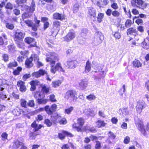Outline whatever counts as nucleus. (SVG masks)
Here are the masks:
<instances>
[{"label":"nucleus","instance_id":"f257e3e1","mask_svg":"<svg viewBox=\"0 0 149 149\" xmlns=\"http://www.w3.org/2000/svg\"><path fill=\"white\" fill-rule=\"evenodd\" d=\"M50 54V56L47 57L46 60L47 62H49L50 63L51 67V72L54 74L55 73L57 70L64 72L65 70L62 68L60 63H57L55 66H54L55 61L58 60L57 55L54 53Z\"/></svg>","mask_w":149,"mask_h":149},{"label":"nucleus","instance_id":"f03ea898","mask_svg":"<svg viewBox=\"0 0 149 149\" xmlns=\"http://www.w3.org/2000/svg\"><path fill=\"white\" fill-rule=\"evenodd\" d=\"M135 123L138 130L140 131L141 134L145 136H147V132L144 128V125L142 120L136 117L134 119Z\"/></svg>","mask_w":149,"mask_h":149},{"label":"nucleus","instance_id":"7ed1b4c3","mask_svg":"<svg viewBox=\"0 0 149 149\" xmlns=\"http://www.w3.org/2000/svg\"><path fill=\"white\" fill-rule=\"evenodd\" d=\"M76 91L73 90H69L65 93L64 97L65 99L69 100H76L77 99Z\"/></svg>","mask_w":149,"mask_h":149},{"label":"nucleus","instance_id":"20e7f679","mask_svg":"<svg viewBox=\"0 0 149 149\" xmlns=\"http://www.w3.org/2000/svg\"><path fill=\"white\" fill-rule=\"evenodd\" d=\"M104 36L101 32H98L96 35L93 43L95 45H99L104 40Z\"/></svg>","mask_w":149,"mask_h":149},{"label":"nucleus","instance_id":"39448f33","mask_svg":"<svg viewBox=\"0 0 149 149\" xmlns=\"http://www.w3.org/2000/svg\"><path fill=\"white\" fill-rule=\"evenodd\" d=\"M75 36V32L73 30L70 31L65 36L62 38V40L64 41L68 42L73 40Z\"/></svg>","mask_w":149,"mask_h":149},{"label":"nucleus","instance_id":"423d86ee","mask_svg":"<svg viewBox=\"0 0 149 149\" xmlns=\"http://www.w3.org/2000/svg\"><path fill=\"white\" fill-rule=\"evenodd\" d=\"M53 29L52 30V35L55 36L57 35L59 30V27L60 26V22L57 20L53 22Z\"/></svg>","mask_w":149,"mask_h":149},{"label":"nucleus","instance_id":"0eeeda50","mask_svg":"<svg viewBox=\"0 0 149 149\" xmlns=\"http://www.w3.org/2000/svg\"><path fill=\"white\" fill-rule=\"evenodd\" d=\"M146 106V104L143 101H139L137 102V104L136 107V110L138 113H140Z\"/></svg>","mask_w":149,"mask_h":149},{"label":"nucleus","instance_id":"6e6552de","mask_svg":"<svg viewBox=\"0 0 149 149\" xmlns=\"http://www.w3.org/2000/svg\"><path fill=\"white\" fill-rule=\"evenodd\" d=\"M24 35L23 32L19 31H16L15 34L14 39L15 41L18 42L22 40L23 39Z\"/></svg>","mask_w":149,"mask_h":149},{"label":"nucleus","instance_id":"1a4fd4ad","mask_svg":"<svg viewBox=\"0 0 149 149\" xmlns=\"http://www.w3.org/2000/svg\"><path fill=\"white\" fill-rule=\"evenodd\" d=\"M147 4L145 3L142 0H135V5L136 6L140 8L143 9L145 8Z\"/></svg>","mask_w":149,"mask_h":149},{"label":"nucleus","instance_id":"9d476101","mask_svg":"<svg viewBox=\"0 0 149 149\" xmlns=\"http://www.w3.org/2000/svg\"><path fill=\"white\" fill-rule=\"evenodd\" d=\"M61 118L59 114L56 113L51 116V120L53 123H56L59 122Z\"/></svg>","mask_w":149,"mask_h":149},{"label":"nucleus","instance_id":"9b49d317","mask_svg":"<svg viewBox=\"0 0 149 149\" xmlns=\"http://www.w3.org/2000/svg\"><path fill=\"white\" fill-rule=\"evenodd\" d=\"M45 74H46V72L45 70L40 69L38 72L33 73L32 75L34 77L38 78L41 76L44 75Z\"/></svg>","mask_w":149,"mask_h":149},{"label":"nucleus","instance_id":"f8f14e48","mask_svg":"<svg viewBox=\"0 0 149 149\" xmlns=\"http://www.w3.org/2000/svg\"><path fill=\"white\" fill-rule=\"evenodd\" d=\"M93 64L94 65H95V66H93L94 69H98V72H99V74L102 77H104V72L102 71V69L101 68V67L99 66V65L97 64H96V62L95 61H93ZM98 71H95V72H97Z\"/></svg>","mask_w":149,"mask_h":149},{"label":"nucleus","instance_id":"ddd939ff","mask_svg":"<svg viewBox=\"0 0 149 149\" xmlns=\"http://www.w3.org/2000/svg\"><path fill=\"white\" fill-rule=\"evenodd\" d=\"M25 83L22 81L19 80L17 83V85L19 87L20 91L22 92H25L26 90V88L25 85Z\"/></svg>","mask_w":149,"mask_h":149},{"label":"nucleus","instance_id":"4468645a","mask_svg":"<svg viewBox=\"0 0 149 149\" xmlns=\"http://www.w3.org/2000/svg\"><path fill=\"white\" fill-rule=\"evenodd\" d=\"M64 135L70 137H73V135L71 133L65 131H63V133H58V137L61 140L65 138Z\"/></svg>","mask_w":149,"mask_h":149},{"label":"nucleus","instance_id":"2eb2a0df","mask_svg":"<svg viewBox=\"0 0 149 149\" xmlns=\"http://www.w3.org/2000/svg\"><path fill=\"white\" fill-rule=\"evenodd\" d=\"M13 146L16 147V149H27V148L24 146L23 143L18 141L15 143Z\"/></svg>","mask_w":149,"mask_h":149},{"label":"nucleus","instance_id":"dca6fc26","mask_svg":"<svg viewBox=\"0 0 149 149\" xmlns=\"http://www.w3.org/2000/svg\"><path fill=\"white\" fill-rule=\"evenodd\" d=\"M88 14L91 18L92 17H94L96 16V12L95 10L92 7H90L88 9Z\"/></svg>","mask_w":149,"mask_h":149},{"label":"nucleus","instance_id":"f3484780","mask_svg":"<svg viewBox=\"0 0 149 149\" xmlns=\"http://www.w3.org/2000/svg\"><path fill=\"white\" fill-rule=\"evenodd\" d=\"M114 24L116 25L117 27L120 26V29L121 30H123L125 29V26L120 24V20L119 18H117L115 20H113Z\"/></svg>","mask_w":149,"mask_h":149},{"label":"nucleus","instance_id":"a211bd4d","mask_svg":"<svg viewBox=\"0 0 149 149\" xmlns=\"http://www.w3.org/2000/svg\"><path fill=\"white\" fill-rule=\"evenodd\" d=\"M54 19L63 20L64 18V17L62 14H59L57 13H54L53 15Z\"/></svg>","mask_w":149,"mask_h":149},{"label":"nucleus","instance_id":"6ab92c4d","mask_svg":"<svg viewBox=\"0 0 149 149\" xmlns=\"http://www.w3.org/2000/svg\"><path fill=\"white\" fill-rule=\"evenodd\" d=\"M142 46L146 49L149 48V38H147L141 43Z\"/></svg>","mask_w":149,"mask_h":149},{"label":"nucleus","instance_id":"aec40b11","mask_svg":"<svg viewBox=\"0 0 149 149\" xmlns=\"http://www.w3.org/2000/svg\"><path fill=\"white\" fill-rule=\"evenodd\" d=\"M77 63V61H68L67 62V64L68 65V68H75Z\"/></svg>","mask_w":149,"mask_h":149},{"label":"nucleus","instance_id":"412c9836","mask_svg":"<svg viewBox=\"0 0 149 149\" xmlns=\"http://www.w3.org/2000/svg\"><path fill=\"white\" fill-rule=\"evenodd\" d=\"M32 57L30 58L29 59H27L25 62V64L28 68H30L33 66V63L32 61H33Z\"/></svg>","mask_w":149,"mask_h":149},{"label":"nucleus","instance_id":"4be33fe9","mask_svg":"<svg viewBox=\"0 0 149 149\" xmlns=\"http://www.w3.org/2000/svg\"><path fill=\"white\" fill-rule=\"evenodd\" d=\"M79 86L81 89H84L87 86L88 83L87 81L82 80L79 83Z\"/></svg>","mask_w":149,"mask_h":149},{"label":"nucleus","instance_id":"5701e85b","mask_svg":"<svg viewBox=\"0 0 149 149\" xmlns=\"http://www.w3.org/2000/svg\"><path fill=\"white\" fill-rule=\"evenodd\" d=\"M118 111L120 113L122 114L123 116H125L128 114V112L126 108H121L119 109Z\"/></svg>","mask_w":149,"mask_h":149},{"label":"nucleus","instance_id":"b1692460","mask_svg":"<svg viewBox=\"0 0 149 149\" xmlns=\"http://www.w3.org/2000/svg\"><path fill=\"white\" fill-rule=\"evenodd\" d=\"M127 34L132 35L136 33V30L134 28H131L127 29Z\"/></svg>","mask_w":149,"mask_h":149},{"label":"nucleus","instance_id":"393cba45","mask_svg":"<svg viewBox=\"0 0 149 149\" xmlns=\"http://www.w3.org/2000/svg\"><path fill=\"white\" fill-rule=\"evenodd\" d=\"M91 64L90 63L89 61L88 60L86 63L85 70V72L87 73L89 72L91 70Z\"/></svg>","mask_w":149,"mask_h":149},{"label":"nucleus","instance_id":"a878e982","mask_svg":"<svg viewBox=\"0 0 149 149\" xmlns=\"http://www.w3.org/2000/svg\"><path fill=\"white\" fill-rule=\"evenodd\" d=\"M61 83V82L60 80L54 81L52 82V85L54 88H56L59 86Z\"/></svg>","mask_w":149,"mask_h":149},{"label":"nucleus","instance_id":"bb28decb","mask_svg":"<svg viewBox=\"0 0 149 149\" xmlns=\"http://www.w3.org/2000/svg\"><path fill=\"white\" fill-rule=\"evenodd\" d=\"M96 125L98 127H100L105 126V123L103 121L101 120H98L96 122Z\"/></svg>","mask_w":149,"mask_h":149},{"label":"nucleus","instance_id":"cd10ccee","mask_svg":"<svg viewBox=\"0 0 149 149\" xmlns=\"http://www.w3.org/2000/svg\"><path fill=\"white\" fill-rule=\"evenodd\" d=\"M133 65L135 67L137 68H139L140 67H141L142 64L139 61L135 59L133 62Z\"/></svg>","mask_w":149,"mask_h":149},{"label":"nucleus","instance_id":"c85d7f7f","mask_svg":"<svg viewBox=\"0 0 149 149\" xmlns=\"http://www.w3.org/2000/svg\"><path fill=\"white\" fill-rule=\"evenodd\" d=\"M45 110L49 115H51L53 112L51 107L50 108L49 106H46L45 108Z\"/></svg>","mask_w":149,"mask_h":149},{"label":"nucleus","instance_id":"c756f323","mask_svg":"<svg viewBox=\"0 0 149 149\" xmlns=\"http://www.w3.org/2000/svg\"><path fill=\"white\" fill-rule=\"evenodd\" d=\"M41 87L42 90L44 93L47 94L49 92V87H47L45 85H43Z\"/></svg>","mask_w":149,"mask_h":149},{"label":"nucleus","instance_id":"7c9ffc66","mask_svg":"<svg viewBox=\"0 0 149 149\" xmlns=\"http://www.w3.org/2000/svg\"><path fill=\"white\" fill-rule=\"evenodd\" d=\"M17 66V64L16 62L14 61L9 63L8 65V67L10 68H12L13 67H16Z\"/></svg>","mask_w":149,"mask_h":149},{"label":"nucleus","instance_id":"2f4dec72","mask_svg":"<svg viewBox=\"0 0 149 149\" xmlns=\"http://www.w3.org/2000/svg\"><path fill=\"white\" fill-rule=\"evenodd\" d=\"M96 98V96L93 94H91L90 95L87 96L86 99L89 101H91L95 100Z\"/></svg>","mask_w":149,"mask_h":149},{"label":"nucleus","instance_id":"473e14b6","mask_svg":"<svg viewBox=\"0 0 149 149\" xmlns=\"http://www.w3.org/2000/svg\"><path fill=\"white\" fill-rule=\"evenodd\" d=\"M104 14L102 13H100L98 14L97 17V21L99 23L102 22V19L103 18Z\"/></svg>","mask_w":149,"mask_h":149},{"label":"nucleus","instance_id":"72a5a7b5","mask_svg":"<svg viewBox=\"0 0 149 149\" xmlns=\"http://www.w3.org/2000/svg\"><path fill=\"white\" fill-rule=\"evenodd\" d=\"M88 31L86 29H83L81 30V36L84 38H85L87 34Z\"/></svg>","mask_w":149,"mask_h":149},{"label":"nucleus","instance_id":"f704fd0d","mask_svg":"<svg viewBox=\"0 0 149 149\" xmlns=\"http://www.w3.org/2000/svg\"><path fill=\"white\" fill-rule=\"evenodd\" d=\"M21 105L22 107L27 108L26 101L24 99H22L20 100Z\"/></svg>","mask_w":149,"mask_h":149},{"label":"nucleus","instance_id":"c9c22d12","mask_svg":"<svg viewBox=\"0 0 149 149\" xmlns=\"http://www.w3.org/2000/svg\"><path fill=\"white\" fill-rule=\"evenodd\" d=\"M13 114L15 116H19L21 114V112L19 109L17 110L16 109H14L12 111Z\"/></svg>","mask_w":149,"mask_h":149},{"label":"nucleus","instance_id":"e433bc0d","mask_svg":"<svg viewBox=\"0 0 149 149\" xmlns=\"http://www.w3.org/2000/svg\"><path fill=\"white\" fill-rule=\"evenodd\" d=\"M35 5L34 2L32 1L31 5L29 8V11L31 12H33L35 9Z\"/></svg>","mask_w":149,"mask_h":149},{"label":"nucleus","instance_id":"4c0bfd02","mask_svg":"<svg viewBox=\"0 0 149 149\" xmlns=\"http://www.w3.org/2000/svg\"><path fill=\"white\" fill-rule=\"evenodd\" d=\"M48 101V100L46 99L38 98V102L39 104H45Z\"/></svg>","mask_w":149,"mask_h":149},{"label":"nucleus","instance_id":"58836bf2","mask_svg":"<svg viewBox=\"0 0 149 149\" xmlns=\"http://www.w3.org/2000/svg\"><path fill=\"white\" fill-rule=\"evenodd\" d=\"M132 22L131 20L127 19L125 23V26L126 28L130 27L132 24Z\"/></svg>","mask_w":149,"mask_h":149},{"label":"nucleus","instance_id":"ea45409f","mask_svg":"<svg viewBox=\"0 0 149 149\" xmlns=\"http://www.w3.org/2000/svg\"><path fill=\"white\" fill-rule=\"evenodd\" d=\"M92 2L94 4H96L100 8L103 7V6L100 4V1L101 0H91Z\"/></svg>","mask_w":149,"mask_h":149},{"label":"nucleus","instance_id":"a19ab883","mask_svg":"<svg viewBox=\"0 0 149 149\" xmlns=\"http://www.w3.org/2000/svg\"><path fill=\"white\" fill-rule=\"evenodd\" d=\"M22 70V68L21 67H17V69L15 70L13 72V74L14 75H17L19 74V72L21 71Z\"/></svg>","mask_w":149,"mask_h":149},{"label":"nucleus","instance_id":"79ce46f5","mask_svg":"<svg viewBox=\"0 0 149 149\" xmlns=\"http://www.w3.org/2000/svg\"><path fill=\"white\" fill-rule=\"evenodd\" d=\"M34 40L33 38L30 37H27L25 38V41L28 44H30Z\"/></svg>","mask_w":149,"mask_h":149},{"label":"nucleus","instance_id":"37998d69","mask_svg":"<svg viewBox=\"0 0 149 149\" xmlns=\"http://www.w3.org/2000/svg\"><path fill=\"white\" fill-rule=\"evenodd\" d=\"M73 9L74 13H77L79 10V5L77 3L75 4L74 6Z\"/></svg>","mask_w":149,"mask_h":149},{"label":"nucleus","instance_id":"c03bdc74","mask_svg":"<svg viewBox=\"0 0 149 149\" xmlns=\"http://www.w3.org/2000/svg\"><path fill=\"white\" fill-rule=\"evenodd\" d=\"M27 104L29 107H33L35 105L34 101L33 100H29L27 103Z\"/></svg>","mask_w":149,"mask_h":149},{"label":"nucleus","instance_id":"a18cd8bd","mask_svg":"<svg viewBox=\"0 0 149 149\" xmlns=\"http://www.w3.org/2000/svg\"><path fill=\"white\" fill-rule=\"evenodd\" d=\"M34 57L36 58V59H34V60L38 61L37 65L38 67H40L41 66H43V64L41 62L38 61L39 58L38 56L37 55H35Z\"/></svg>","mask_w":149,"mask_h":149},{"label":"nucleus","instance_id":"49530a36","mask_svg":"<svg viewBox=\"0 0 149 149\" xmlns=\"http://www.w3.org/2000/svg\"><path fill=\"white\" fill-rule=\"evenodd\" d=\"M24 22L29 27H31L33 25V22L30 20H25Z\"/></svg>","mask_w":149,"mask_h":149},{"label":"nucleus","instance_id":"de8ad7c7","mask_svg":"<svg viewBox=\"0 0 149 149\" xmlns=\"http://www.w3.org/2000/svg\"><path fill=\"white\" fill-rule=\"evenodd\" d=\"M84 123V121L83 118H80L77 120V123L80 126H82Z\"/></svg>","mask_w":149,"mask_h":149},{"label":"nucleus","instance_id":"09e8293b","mask_svg":"<svg viewBox=\"0 0 149 149\" xmlns=\"http://www.w3.org/2000/svg\"><path fill=\"white\" fill-rule=\"evenodd\" d=\"M125 91V85H123V88L120 89L119 91L120 95L121 96H122L124 93Z\"/></svg>","mask_w":149,"mask_h":149},{"label":"nucleus","instance_id":"8fccbe9b","mask_svg":"<svg viewBox=\"0 0 149 149\" xmlns=\"http://www.w3.org/2000/svg\"><path fill=\"white\" fill-rule=\"evenodd\" d=\"M40 84V82L38 80H32L30 83V84H32L35 86L39 85Z\"/></svg>","mask_w":149,"mask_h":149},{"label":"nucleus","instance_id":"3c124183","mask_svg":"<svg viewBox=\"0 0 149 149\" xmlns=\"http://www.w3.org/2000/svg\"><path fill=\"white\" fill-rule=\"evenodd\" d=\"M73 108L72 107H70L69 108L65 109V112L67 114H69L73 110Z\"/></svg>","mask_w":149,"mask_h":149},{"label":"nucleus","instance_id":"603ef678","mask_svg":"<svg viewBox=\"0 0 149 149\" xmlns=\"http://www.w3.org/2000/svg\"><path fill=\"white\" fill-rule=\"evenodd\" d=\"M50 101L52 102H55L56 101V100L55 98V96L54 94L51 95L49 96Z\"/></svg>","mask_w":149,"mask_h":149},{"label":"nucleus","instance_id":"864d4df0","mask_svg":"<svg viewBox=\"0 0 149 149\" xmlns=\"http://www.w3.org/2000/svg\"><path fill=\"white\" fill-rule=\"evenodd\" d=\"M6 27L7 28L10 29H13L14 28V26L13 24L9 23H6Z\"/></svg>","mask_w":149,"mask_h":149},{"label":"nucleus","instance_id":"5fc2aeb1","mask_svg":"<svg viewBox=\"0 0 149 149\" xmlns=\"http://www.w3.org/2000/svg\"><path fill=\"white\" fill-rule=\"evenodd\" d=\"M120 13L117 10H114L112 11V15L116 17H118L120 15Z\"/></svg>","mask_w":149,"mask_h":149},{"label":"nucleus","instance_id":"6e6d98bb","mask_svg":"<svg viewBox=\"0 0 149 149\" xmlns=\"http://www.w3.org/2000/svg\"><path fill=\"white\" fill-rule=\"evenodd\" d=\"M77 124L76 123L74 124L73 125V127L76 129V130L78 132L81 131V127H80L77 126Z\"/></svg>","mask_w":149,"mask_h":149},{"label":"nucleus","instance_id":"4d7b16f0","mask_svg":"<svg viewBox=\"0 0 149 149\" xmlns=\"http://www.w3.org/2000/svg\"><path fill=\"white\" fill-rule=\"evenodd\" d=\"M96 144H95V148L96 149H99L101 148V146L100 143L98 141H96Z\"/></svg>","mask_w":149,"mask_h":149},{"label":"nucleus","instance_id":"13d9d810","mask_svg":"<svg viewBox=\"0 0 149 149\" xmlns=\"http://www.w3.org/2000/svg\"><path fill=\"white\" fill-rule=\"evenodd\" d=\"M45 122L47 126L48 127H50L52 125V123L48 119H46L45 120Z\"/></svg>","mask_w":149,"mask_h":149},{"label":"nucleus","instance_id":"bf43d9fd","mask_svg":"<svg viewBox=\"0 0 149 149\" xmlns=\"http://www.w3.org/2000/svg\"><path fill=\"white\" fill-rule=\"evenodd\" d=\"M130 141V138L128 136H126L123 142L124 143L127 144Z\"/></svg>","mask_w":149,"mask_h":149},{"label":"nucleus","instance_id":"052dcab7","mask_svg":"<svg viewBox=\"0 0 149 149\" xmlns=\"http://www.w3.org/2000/svg\"><path fill=\"white\" fill-rule=\"evenodd\" d=\"M47 8L49 10H55V7L52 5L49 4L47 6Z\"/></svg>","mask_w":149,"mask_h":149},{"label":"nucleus","instance_id":"680f3d73","mask_svg":"<svg viewBox=\"0 0 149 149\" xmlns=\"http://www.w3.org/2000/svg\"><path fill=\"white\" fill-rule=\"evenodd\" d=\"M31 75L30 74H26L24 75L22 78L23 80L25 81H26L27 79L30 77Z\"/></svg>","mask_w":149,"mask_h":149},{"label":"nucleus","instance_id":"e2e57ef3","mask_svg":"<svg viewBox=\"0 0 149 149\" xmlns=\"http://www.w3.org/2000/svg\"><path fill=\"white\" fill-rule=\"evenodd\" d=\"M135 22L138 24H142L143 23V21L142 19L140 18L137 19L135 21Z\"/></svg>","mask_w":149,"mask_h":149},{"label":"nucleus","instance_id":"0e129e2a","mask_svg":"<svg viewBox=\"0 0 149 149\" xmlns=\"http://www.w3.org/2000/svg\"><path fill=\"white\" fill-rule=\"evenodd\" d=\"M88 114H89L91 116H93L95 114V113L94 111L92 110L89 109L88 111Z\"/></svg>","mask_w":149,"mask_h":149},{"label":"nucleus","instance_id":"69168bd1","mask_svg":"<svg viewBox=\"0 0 149 149\" xmlns=\"http://www.w3.org/2000/svg\"><path fill=\"white\" fill-rule=\"evenodd\" d=\"M6 8L7 9H12L13 8V6L10 3H8L6 4Z\"/></svg>","mask_w":149,"mask_h":149},{"label":"nucleus","instance_id":"338daca9","mask_svg":"<svg viewBox=\"0 0 149 149\" xmlns=\"http://www.w3.org/2000/svg\"><path fill=\"white\" fill-rule=\"evenodd\" d=\"M59 122L61 124H65L67 123V121L66 119L65 118H63L62 119L61 118Z\"/></svg>","mask_w":149,"mask_h":149},{"label":"nucleus","instance_id":"774afa93","mask_svg":"<svg viewBox=\"0 0 149 149\" xmlns=\"http://www.w3.org/2000/svg\"><path fill=\"white\" fill-rule=\"evenodd\" d=\"M1 136L2 138V140H5V139H7L8 134L4 132L2 134Z\"/></svg>","mask_w":149,"mask_h":149}]
</instances>
